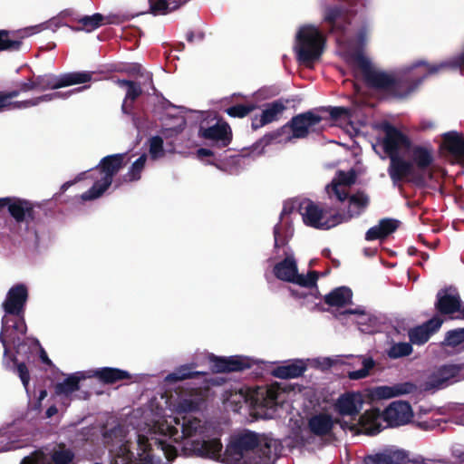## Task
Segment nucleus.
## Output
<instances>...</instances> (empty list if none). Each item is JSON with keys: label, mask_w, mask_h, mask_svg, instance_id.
Masks as SVG:
<instances>
[{"label": "nucleus", "mask_w": 464, "mask_h": 464, "mask_svg": "<svg viewBox=\"0 0 464 464\" xmlns=\"http://www.w3.org/2000/svg\"><path fill=\"white\" fill-rule=\"evenodd\" d=\"M19 95V91H12L9 92H3L2 96L5 98V108L6 110H11V106L14 104V102L11 101L12 99L17 97Z\"/></svg>", "instance_id": "obj_55"}, {"label": "nucleus", "mask_w": 464, "mask_h": 464, "mask_svg": "<svg viewBox=\"0 0 464 464\" xmlns=\"http://www.w3.org/2000/svg\"><path fill=\"white\" fill-rule=\"evenodd\" d=\"M297 209L302 217L304 223L311 227L322 230H327L342 224V218L335 216L334 212L326 211L314 201L304 198L300 201L293 200L284 204L280 221L274 228L275 244H284L285 241L292 237L293 227L289 219V215Z\"/></svg>", "instance_id": "obj_5"}, {"label": "nucleus", "mask_w": 464, "mask_h": 464, "mask_svg": "<svg viewBox=\"0 0 464 464\" xmlns=\"http://www.w3.org/2000/svg\"><path fill=\"white\" fill-rule=\"evenodd\" d=\"M47 397V391L46 390H41L40 392H39V395L37 397V400H36V402L34 403V405L33 406V409L37 411H40L41 410V406H42V401Z\"/></svg>", "instance_id": "obj_56"}, {"label": "nucleus", "mask_w": 464, "mask_h": 464, "mask_svg": "<svg viewBox=\"0 0 464 464\" xmlns=\"http://www.w3.org/2000/svg\"><path fill=\"white\" fill-rule=\"evenodd\" d=\"M140 411L130 417L128 425H119L106 432V443L115 464H160L154 450L162 451L168 460L177 455L178 448L209 459L221 457L222 443L216 438L213 422L194 416L162 417L151 426L141 424Z\"/></svg>", "instance_id": "obj_1"}, {"label": "nucleus", "mask_w": 464, "mask_h": 464, "mask_svg": "<svg viewBox=\"0 0 464 464\" xmlns=\"http://www.w3.org/2000/svg\"><path fill=\"white\" fill-rule=\"evenodd\" d=\"M398 222L391 218L382 219L376 226L371 227L365 235L366 240L384 238L396 230Z\"/></svg>", "instance_id": "obj_37"}, {"label": "nucleus", "mask_w": 464, "mask_h": 464, "mask_svg": "<svg viewBox=\"0 0 464 464\" xmlns=\"http://www.w3.org/2000/svg\"><path fill=\"white\" fill-rule=\"evenodd\" d=\"M212 155H213V152L208 149L201 148L197 150V156L199 159H202L204 157H210Z\"/></svg>", "instance_id": "obj_59"}, {"label": "nucleus", "mask_w": 464, "mask_h": 464, "mask_svg": "<svg viewBox=\"0 0 464 464\" xmlns=\"http://www.w3.org/2000/svg\"><path fill=\"white\" fill-rule=\"evenodd\" d=\"M351 64L358 68L366 83L376 89H389L394 87L397 81L420 68L421 77L416 81L414 86H411L408 93L413 92L428 76L435 74L445 69H457L464 65V52L458 57L452 58L440 63L430 64L425 61H418L411 65L400 68L394 73H389L376 66L363 53L356 51L351 53Z\"/></svg>", "instance_id": "obj_3"}, {"label": "nucleus", "mask_w": 464, "mask_h": 464, "mask_svg": "<svg viewBox=\"0 0 464 464\" xmlns=\"http://www.w3.org/2000/svg\"><path fill=\"white\" fill-rule=\"evenodd\" d=\"M412 417L411 405L406 401H398L391 403L383 413L376 409L366 411L354 421L343 422L341 426L343 430H349L354 434L374 435L382 430V420L386 421L390 427H398L409 423Z\"/></svg>", "instance_id": "obj_7"}, {"label": "nucleus", "mask_w": 464, "mask_h": 464, "mask_svg": "<svg viewBox=\"0 0 464 464\" xmlns=\"http://www.w3.org/2000/svg\"><path fill=\"white\" fill-rule=\"evenodd\" d=\"M273 275L279 280L295 284L310 289L316 285L317 275L310 272L307 275L298 273L297 262L293 254H287L284 259L273 266Z\"/></svg>", "instance_id": "obj_11"}, {"label": "nucleus", "mask_w": 464, "mask_h": 464, "mask_svg": "<svg viewBox=\"0 0 464 464\" xmlns=\"http://www.w3.org/2000/svg\"><path fill=\"white\" fill-rule=\"evenodd\" d=\"M117 83L121 87H127V92L123 103L121 105V110L123 113H129L130 108L131 106V104L129 103V101L132 102L141 94V87L140 84L127 80H118Z\"/></svg>", "instance_id": "obj_40"}, {"label": "nucleus", "mask_w": 464, "mask_h": 464, "mask_svg": "<svg viewBox=\"0 0 464 464\" xmlns=\"http://www.w3.org/2000/svg\"><path fill=\"white\" fill-rule=\"evenodd\" d=\"M7 438L4 434H0V452L12 450L20 448L14 441H6Z\"/></svg>", "instance_id": "obj_52"}, {"label": "nucleus", "mask_w": 464, "mask_h": 464, "mask_svg": "<svg viewBox=\"0 0 464 464\" xmlns=\"http://www.w3.org/2000/svg\"><path fill=\"white\" fill-rule=\"evenodd\" d=\"M28 299V289L24 284L13 285L6 293L2 303L4 314L24 316V306Z\"/></svg>", "instance_id": "obj_17"}, {"label": "nucleus", "mask_w": 464, "mask_h": 464, "mask_svg": "<svg viewBox=\"0 0 464 464\" xmlns=\"http://www.w3.org/2000/svg\"><path fill=\"white\" fill-rule=\"evenodd\" d=\"M38 205L29 199L18 197L0 198V211L6 208L9 215L18 224L28 226L36 217L35 208Z\"/></svg>", "instance_id": "obj_13"}, {"label": "nucleus", "mask_w": 464, "mask_h": 464, "mask_svg": "<svg viewBox=\"0 0 464 464\" xmlns=\"http://www.w3.org/2000/svg\"><path fill=\"white\" fill-rule=\"evenodd\" d=\"M344 359L347 360L342 362L344 364L351 365L353 367H356L359 365L362 366L359 370L348 372L347 376L350 380H361L368 377L370 375L371 371L376 365L375 361L371 356L347 355L344 356Z\"/></svg>", "instance_id": "obj_25"}, {"label": "nucleus", "mask_w": 464, "mask_h": 464, "mask_svg": "<svg viewBox=\"0 0 464 464\" xmlns=\"http://www.w3.org/2000/svg\"><path fill=\"white\" fill-rule=\"evenodd\" d=\"M256 108L255 104L235 105L227 109V113L231 117L243 118Z\"/></svg>", "instance_id": "obj_49"}, {"label": "nucleus", "mask_w": 464, "mask_h": 464, "mask_svg": "<svg viewBox=\"0 0 464 464\" xmlns=\"http://www.w3.org/2000/svg\"><path fill=\"white\" fill-rule=\"evenodd\" d=\"M196 364H183L176 368L172 372L165 376L163 380L164 386L168 387L182 382L187 379L193 378L196 375L204 374L203 372L196 371Z\"/></svg>", "instance_id": "obj_34"}, {"label": "nucleus", "mask_w": 464, "mask_h": 464, "mask_svg": "<svg viewBox=\"0 0 464 464\" xmlns=\"http://www.w3.org/2000/svg\"><path fill=\"white\" fill-rule=\"evenodd\" d=\"M126 156V153H118L102 158L88 176L93 180V184L81 195L82 200L89 201L101 198L111 185L114 175L122 168Z\"/></svg>", "instance_id": "obj_9"}, {"label": "nucleus", "mask_w": 464, "mask_h": 464, "mask_svg": "<svg viewBox=\"0 0 464 464\" xmlns=\"http://www.w3.org/2000/svg\"><path fill=\"white\" fill-rule=\"evenodd\" d=\"M26 331L24 316L3 315L0 332V342L4 347L3 364L6 369L17 373L30 398L29 372L24 362H18L16 356L28 358L30 353L38 349L39 342L34 337L27 336Z\"/></svg>", "instance_id": "obj_4"}, {"label": "nucleus", "mask_w": 464, "mask_h": 464, "mask_svg": "<svg viewBox=\"0 0 464 464\" xmlns=\"http://www.w3.org/2000/svg\"><path fill=\"white\" fill-rule=\"evenodd\" d=\"M371 33V28L368 24H363L360 27L358 32L356 33L355 40L347 44H344L343 40L340 37L336 38V41L339 44H344L343 45V55L345 60L351 64V53H355L356 51H359L361 53V48L363 47L368 39Z\"/></svg>", "instance_id": "obj_31"}, {"label": "nucleus", "mask_w": 464, "mask_h": 464, "mask_svg": "<svg viewBox=\"0 0 464 464\" xmlns=\"http://www.w3.org/2000/svg\"><path fill=\"white\" fill-rule=\"evenodd\" d=\"M150 157L153 160H160L164 157L165 150L163 148V139L160 136H154L150 139Z\"/></svg>", "instance_id": "obj_47"}, {"label": "nucleus", "mask_w": 464, "mask_h": 464, "mask_svg": "<svg viewBox=\"0 0 464 464\" xmlns=\"http://www.w3.org/2000/svg\"><path fill=\"white\" fill-rule=\"evenodd\" d=\"M444 342L450 346H457L464 343V328L448 332Z\"/></svg>", "instance_id": "obj_50"}, {"label": "nucleus", "mask_w": 464, "mask_h": 464, "mask_svg": "<svg viewBox=\"0 0 464 464\" xmlns=\"http://www.w3.org/2000/svg\"><path fill=\"white\" fill-rule=\"evenodd\" d=\"M148 156L146 154H142L134 160L123 177L124 181L132 182L139 180L141 177V172L145 168Z\"/></svg>", "instance_id": "obj_43"}, {"label": "nucleus", "mask_w": 464, "mask_h": 464, "mask_svg": "<svg viewBox=\"0 0 464 464\" xmlns=\"http://www.w3.org/2000/svg\"><path fill=\"white\" fill-rule=\"evenodd\" d=\"M324 49V38L318 27L304 24L295 34L294 50L301 63L310 65L318 60Z\"/></svg>", "instance_id": "obj_10"}, {"label": "nucleus", "mask_w": 464, "mask_h": 464, "mask_svg": "<svg viewBox=\"0 0 464 464\" xmlns=\"http://www.w3.org/2000/svg\"><path fill=\"white\" fill-rule=\"evenodd\" d=\"M92 79L89 72H69L61 75L46 74L37 78V84L41 91L54 90L74 84L84 83Z\"/></svg>", "instance_id": "obj_15"}, {"label": "nucleus", "mask_w": 464, "mask_h": 464, "mask_svg": "<svg viewBox=\"0 0 464 464\" xmlns=\"http://www.w3.org/2000/svg\"><path fill=\"white\" fill-rule=\"evenodd\" d=\"M355 180V175L353 170L348 172L338 171L331 184L326 187V192L330 198H335L343 202L348 195V188Z\"/></svg>", "instance_id": "obj_22"}, {"label": "nucleus", "mask_w": 464, "mask_h": 464, "mask_svg": "<svg viewBox=\"0 0 464 464\" xmlns=\"http://www.w3.org/2000/svg\"><path fill=\"white\" fill-rule=\"evenodd\" d=\"M186 120L183 116H176L171 119V122L166 123L161 130L162 139L173 138L179 135L186 127Z\"/></svg>", "instance_id": "obj_42"}, {"label": "nucleus", "mask_w": 464, "mask_h": 464, "mask_svg": "<svg viewBox=\"0 0 464 464\" xmlns=\"http://www.w3.org/2000/svg\"><path fill=\"white\" fill-rule=\"evenodd\" d=\"M90 379L86 371H79L68 374L66 378L54 385V396L58 397L60 401L64 405H68L72 401V394L79 391L80 382Z\"/></svg>", "instance_id": "obj_18"}, {"label": "nucleus", "mask_w": 464, "mask_h": 464, "mask_svg": "<svg viewBox=\"0 0 464 464\" xmlns=\"http://www.w3.org/2000/svg\"><path fill=\"white\" fill-rule=\"evenodd\" d=\"M412 353V346L410 343H392L386 351L390 359H399L410 355Z\"/></svg>", "instance_id": "obj_44"}, {"label": "nucleus", "mask_w": 464, "mask_h": 464, "mask_svg": "<svg viewBox=\"0 0 464 464\" xmlns=\"http://www.w3.org/2000/svg\"><path fill=\"white\" fill-rule=\"evenodd\" d=\"M464 379V363L444 364L428 375L421 384L424 391L443 389Z\"/></svg>", "instance_id": "obj_12"}, {"label": "nucleus", "mask_w": 464, "mask_h": 464, "mask_svg": "<svg viewBox=\"0 0 464 464\" xmlns=\"http://www.w3.org/2000/svg\"><path fill=\"white\" fill-rule=\"evenodd\" d=\"M418 387L411 382H398L392 385L377 386L371 390L370 395L373 400H384L413 393Z\"/></svg>", "instance_id": "obj_20"}, {"label": "nucleus", "mask_w": 464, "mask_h": 464, "mask_svg": "<svg viewBox=\"0 0 464 464\" xmlns=\"http://www.w3.org/2000/svg\"><path fill=\"white\" fill-rule=\"evenodd\" d=\"M38 348H40V349H41V352H40V358H41L42 362H43L44 363H45V364L51 365V364H52V362H51V360L48 358V356H47V354H46L45 351H44V349H42V348L40 347V345L38 346Z\"/></svg>", "instance_id": "obj_62"}, {"label": "nucleus", "mask_w": 464, "mask_h": 464, "mask_svg": "<svg viewBox=\"0 0 464 464\" xmlns=\"http://www.w3.org/2000/svg\"><path fill=\"white\" fill-rule=\"evenodd\" d=\"M382 130L383 138L373 143L372 149L382 160L390 158L388 174L393 185L407 181L421 186L431 179L432 150L412 146L406 135L389 123L383 124Z\"/></svg>", "instance_id": "obj_2"}, {"label": "nucleus", "mask_w": 464, "mask_h": 464, "mask_svg": "<svg viewBox=\"0 0 464 464\" xmlns=\"http://www.w3.org/2000/svg\"><path fill=\"white\" fill-rule=\"evenodd\" d=\"M334 425V419L325 413L312 416L308 421L309 430L317 436L328 434Z\"/></svg>", "instance_id": "obj_36"}, {"label": "nucleus", "mask_w": 464, "mask_h": 464, "mask_svg": "<svg viewBox=\"0 0 464 464\" xmlns=\"http://www.w3.org/2000/svg\"><path fill=\"white\" fill-rule=\"evenodd\" d=\"M20 464H51V462L42 450H37L30 456L24 457Z\"/></svg>", "instance_id": "obj_51"}, {"label": "nucleus", "mask_w": 464, "mask_h": 464, "mask_svg": "<svg viewBox=\"0 0 464 464\" xmlns=\"http://www.w3.org/2000/svg\"><path fill=\"white\" fill-rule=\"evenodd\" d=\"M450 410L459 413H464V405H452L450 406Z\"/></svg>", "instance_id": "obj_64"}, {"label": "nucleus", "mask_w": 464, "mask_h": 464, "mask_svg": "<svg viewBox=\"0 0 464 464\" xmlns=\"http://www.w3.org/2000/svg\"><path fill=\"white\" fill-rule=\"evenodd\" d=\"M322 118L311 111L295 116L289 122V127L293 132V138L301 139L307 136L314 126L319 124Z\"/></svg>", "instance_id": "obj_23"}, {"label": "nucleus", "mask_w": 464, "mask_h": 464, "mask_svg": "<svg viewBox=\"0 0 464 464\" xmlns=\"http://www.w3.org/2000/svg\"><path fill=\"white\" fill-rule=\"evenodd\" d=\"M67 96H68L67 93L56 92H53V93L44 94V95H42L39 97H35V100H37V105H39L42 102H50L52 100L58 99V98H65Z\"/></svg>", "instance_id": "obj_53"}, {"label": "nucleus", "mask_w": 464, "mask_h": 464, "mask_svg": "<svg viewBox=\"0 0 464 464\" xmlns=\"http://www.w3.org/2000/svg\"><path fill=\"white\" fill-rule=\"evenodd\" d=\"M37 106V100L35 98L25 100V101H20V102H14V104L11 106L12 109H27L30 107Z\"/></svg>", "instance_id": "obj_54"}, {"label": "nucleus", "mask_w": 464, "mask_h": 464, "mask_svg": "<svg viewBox=\"0 0 464 464\" xmlns=\"http://www.w3.org/2000/svg\"><path fill=\"white\" fill-rule=\"evenodd\" d=\"M103 18L104 17L101 14L97 13L92 15L83 16L79 20V22L82 24L86 31L91 32L102 25Z\"/></svg>", "instance_id": "obj_48"}, {"label": "nucleus", "mask_w": 464, "mask_h": 464, "mask_svg": "<svg viewBox=\"0 0 464 464\" xmlns=\"http://www.w3.org/2000/svg\"><path fill=\"white\" fill-rule=\"evenodd\" d=\"M198 136L211 141L213 145L225 147L231 140V130L227 123L218 121L209 127L200 126Z\"/></svg>", "instance_id": "obj_19"}, {"label": "nucleus", "mask_w": 464, "mask_h": 464, "mask_svg": "<svg viewBox=\"0 0 464 464\" xmlns=\"http://www.w3.org/2000/svg\"><path fill=\"white\" fill-rule=\"evenodd\" d=\"M276 449V440L260 439L254 432L245 431L231 436L223 461L227 464H273Z\"/></svg>", "instance_id": "obj_6"}, {"label": "nucleus", "mask_w": 464, "mask_h": 464, "mask_svg": "<svg viewBox=\"0 0 464 464\" xmlns=\"http://www.w3.org/2000/svg\"><path fill=\"white\" fill-rule=\"evenodd\" d=\"M287 103V101L285 100H276L271 103H268L265 110L262 111L261 117H260V124L259 126H264L266 124H268L274 121H276L283 113V111L285 110ZM254 128H257L258 125H255L253 123Z\"/></svg>", "instance_id": "obj_38"}, {"label": "nucleus", "mask_w": 464, "mask_h": 464, "mask_svg": "<svg viewBox=\"0 0 464 464\" xmlns=\"http://www.w3.org/2000/svg\"><path fill=\"white\" fill-rule=\"evenodd\" d=\"M419 426L425 430H433L437 426H439V422H438V420H431V421L424 420V421L419 422Z\"/></svg>", "instance_id": "obj_58"}, {"label": "nucleus", "mask_w": 464, "mask_h": 464, "mask_svg": "<svg viewBox=\"0 0 464 464\" xmlns=\"http://www.w3.org/2000/svg\"><path fill=\"white\" fill-rule=\"evenodd\" d=\"M276 392L273 389L257 387L250 389L240 387L233 391L227 398L229 405L233 406L234 411H238L244 404L256 414L264 417H271L264 410H273L277 404Z\"/></svg>", "instance_id": "obj_8"}, {"label": "nucleus", "mask_w": 464, "mask_h": 464, "mask_svg": "<svg viewBox=\"0 0 464 464\" xmlns=\"http://www.w3.org/2000/svg\"><path fill=\"white\" fill-rule=\"evenodd\" d=\"M73 458L74 453L70 449L61 445L52 454V459L54 464H69L72 461Z\"/></svg>", "instance_id": "obj_46"}, {"label": "nucleus", "mask_w": 464, "mask_h": 464, "mask_svg": "<svg viewBox=\"0 0 464 464\" xmlns=\"http://www.w3.org/2000/svg\"><path fill=\"white\" fill-rule=\"evenodd\" d=\"M41 31V25H35L19 30L17 32H9L0 30V51H16L22 44V39Z\"/></svg>", "instance_id": "obj_21"}, {"label": "nucleus", "mask_w": 464, "mask_h": 464, "mask_svg": "<svg viewBox=\"0 0 464 464\" xmlns=\"http://www.w3.org/2000/svg\"><path fill=\"white\" fill-rule=\"evenodd\" d=\"M204 403L202 392L198 389H180L170 395L169 405L177 414H187L201 410Z\"/></svg>", "instance_id": "obj_14"}, {"label": "nucleus", "mask_w": 464, "mask_h": 464, "mask_svg": "<svg viewBox=\"0 0 464 464\" xmlns=\"http://www.w3.org/2000/svg\"><path fill=\"white\" fill-rule=\"evenodd\" d=\"M86 373L90 375V378L96 377L105 383H114L130 377V374L127 371L111 367L89 370L86 371Z\"/></svg>", "instance_id": "obj_33"}, {"label": "nucleus", "mask_w": 464, "mask_h": 464, "mask_svg": "<svg viewBox=\"0 0 464 464\" xmlns=\"http://www.w3.org/2000/svg\"><path fill=\"white\" fill-rule=\"evenodd\" d=\"M307 369V361L304 359H295L285 361L283 364L273 370V375L280 379L297 378L301 376Z\"/></svg>", "instance_id": "obj_30"}, {"label": "nucleus", "mask_w": 464, "mask_h": 464, "mask_svg": "<svg viewBox=\"0 0 464 464\" xmlns=\"http://www.w3.org/2000/svg\"><path fill=\"white\" fill-rule=\"evenodd\" d=\"M443 151L449 152L457 161L464 163V139L457 131H450L443 134L440 146Z\"/></svg>", "instance_id": "obj_28"}, {"label": "nucleus", "mask_w": 464, "mask_h": 464, "mask_svg": "<svg viewBox=\"0 0 464 464\" xmlns=\"http://www.w3.org/2000/svg\"><path fill=\"white\" fill-rule=\"evenodd\" d=\"M442 323L441 318L435 316L427 323L410 330L409 337L411 342L416 344L426 343L430 335L440 328Z\"/></svg>", "instance_id": "obj_29"}, {"label": "nucleus", "mask_w": 464, "mask_h": 464, "mask_svg": "<svg viewBox=\"0 0 464 464\" xmlns=\"http://www.w3.org/2000/svg\"><path fill=\"white\" fill-rule=\"evenodd\" d=\"M347 114H348V109L343 108V107H334L331 111V115L334 118H340V117H342L343 115H347Z\"/></svg>", "instance_id": "obj_57"}, {"label": "nucleus", "mask_w": 464, "mask_h": 464, "mask_svg": "<svg viewBox=\"0 0 464 464\" xmlns=\"http://www.w3.org/2000/svg\"><path fill=\"white\" fill-rule=\"evenodd\" d=\"M437 308L445 314H451L460 309L461 301L458 291L450 287L441 290L437 295Z\"/></svg>", "instance_id": "obj_27"}, {"label": "nucleus", "mask_w": 464, "mask_h": 464, "mask_svg": "<svg viewBox=\"0 0 464 464\" xmlns=\"http://www.w3.org/2000/svg\"><path fill=\"white\" fill-rule=\"evenodd\" d=\"M84 175H85V173H81V174H79V175L76 177L75 180H73V181H68V182H65V183L62 186V189H63V191H65L69 187H71V186H72V184H74L75 182H77V181H80V180L83 179V176H84Z\"/></svg>", "instance_id": "obj_60"}, {"label": "nucleus", "mask_w": 464, "mask_h": 464, "mask_svg": "<svg viewBox=\"0 0 464 464\" xmlns=\"http://www.w3.org/2000/svg\"><path fill=\"white\" fill-rule=\"evenodd\" d=\"M364 403L361 392H346L341 395L335 403L336 411L343 416H356Z\"/></svg>", "instance_id": "obj_24"}, {"label": "nucleus", "mask_w": 464, "mask_h": 464, "mask_svg": "<svg viewBox=\"0 0 464 464\" xmlns=\"http://www.w3.org/2000/svg\"><path fill=\"white\" fill-rule=\"evenodd\" d=\"M324 20L331 25L333 33L343 34L349 24L348 10L343 6H327L324 11Z\"/></svg>", "instance_id": "obj_26"}, {"label": "nucleus", "mask_w": 464, "mask_h": 464, "mask_svg": "<svg viewBox=\"0 0 464 464\" xmlns=\"http://www.w3.org/2000/svg\"><path fill=\"white\" fill-rule=\"evenodd\" d=\"M344 314H355L357 315L356 324L359 325V328L362 332L364 333H372L373 329L372 328L376 319L363 308H355L349 309L343 312Z\"/></svg>", "instance_id": "obj_39"}, {"label": "nucleus", "mask_w": 464, "mask_h": 464, "mask_svg": "<svg viewBox=\"0 0 464 464\" xmlns=\"http://www.w3.org/2000/svg\"><path fill=\"white\" fill-rule=\"evenodd\" d=\"M58 410L56 408V406L53 405V406H50L47 410H46V417L47 418H51L53 417V415H55L57 413Z\"/></svg>", "instance_id": "obj_63"}, {"label": "nucleus", "mask_w": 464, "mask_h": 464, "mask_svg": "<svg viewBox=\"0 0 464 464\" xmlns=\"http://www.w3.org/2000/svg\"><path fill=\"white\" fill-rule=\"evenodd\" d=\"M406 455L401 450L391 451L388 453H377L366 456L364 464H406Z\"/></svg>", "instance_id": "obj_35"}, {"label": "nucleus", "mask_w": 464, "mask_h": 464, "mask_svg": "<svg viewBox=\"0 0 464 464\" xmlns=\"http://www.w3.org/2000/svg\"><path fill=\"white\" fill-rule=\"evenodd\" d=\"M368 205V198L363 193H357L348 198V210L346 213L334 212L335 216L342 218V224L346 223L353 218L361 215Z\"/></svg>", "instance_id": "obj_32"}, {"label": "nucleus", "mask_w": 464, "mask_h": 464, "mask_svg": "<svg viewBox=\"0 0 464 464\" xmlns=\"http://www.w3.org/2000/svg\"><path fill=\"white\" fill-rule=\"evenodd\" d=\"M36 88H39V85L37 84V80L34 82L30 81L23 85L22 91H30Z\"/></svg>", "instance_id": "obj_61"}, {"label": "nucleus", "mask_w": 464, "mask_h": 464, "mask_svg": "<svg viewBox=\"0 0 464 464\" xmlns=\"http://www.w3.org/2000/svg\"><path fill=\"white\" fill-rule=\"evenodd\" d=\"M208 359L210 368L217 372L242 371L256 363V360L254 358L243 355L216 356L209 354Z\"/></svg>", "instance_id": "obj_16"}, {"label": "nucleus", "mask_w": 464, "mask_h": 464, "mask_svg": "<svg viewBox=\"0 0 464 464\" xmlns=\"http://www.w3.org/2000/svg\"><path fill=\"white\" fill-rule=\"evenodd\" d=\"M352 291L345 286L338 287L325 295V303L333 306H343L352 300Z\"/></svg>", "instance_id": "obj_41"}, {"label": "nucleus", "mask_w": 464, "mask_h": 464, "mask_svg": "<svg viewBox=\"0 0 464 464\" xmlns=\"http://www.w3.org/2000/svg\"><path fill=\"white\" fill-rule=\"evenodd\" d=\"M183 0H175V5L169 6L166 0H150V9L154 14H165L184 5Z\"/></svg>", "instance_id": "obj_45"}]
</instances>
